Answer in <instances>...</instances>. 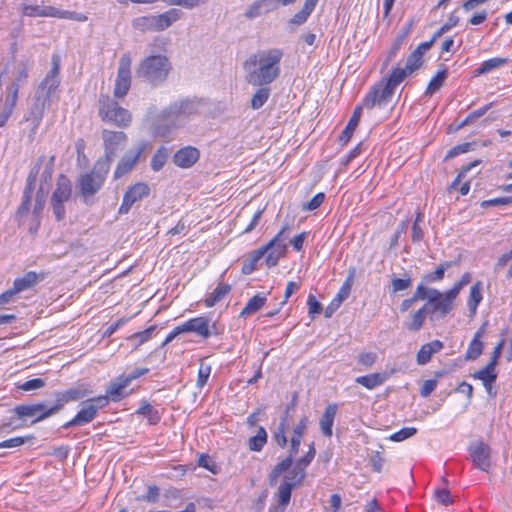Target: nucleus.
Instances as JSON below:
<instances>
[{
  "label": "nucleus",
  "mask_w": 512,
  "mask_h": 512,
  "mask_svg": "<svg viewBox=\"0 0 512 512\" xmlns=\"http://www.w3.org/2000/svg\"><path fill=\"white\" fill-rule=\"evenodd\" d=\"M258 0L254 1L252 4H250L246 11H245V17L247 19H254L256 17H259L261 15H264L265 13L262 11V8L260 7Z\"/></svg>",
  "instance_id": "0e129e2a"
},
{
  "label": "nucleus",
  "mask_w": 512,
  "mask_h": 512,
  "mask_svg": "<svg viewBox=\"0 0 512 512\" xmlns=\"http://www.w3.org/2000/svg\"><path fill=\"white\" fill-rule=\"evenodd\" d=\"M308 425V417L303 416L298 424L293 429V435L290 440V454L288 457L283 459L280 463H278L269 475V483L270 485H274L277 482L278 477L286 472V470L290 469L293 463L294 456L299 451V446L301 443V439L307 429Z\"/></svg>",
  "instance_id": "39448f33"
},
{
  "label": "nucleus",
  "mask_w": 512,
  "mask_h": 512,
  "mask_svg": "<svg viewBox=\"0 0 512 512\" xmlns=\"http://www.w3.org/2000/svg\"><path fill=\"white\" fill-rule=\"evenodd\" d=\"M182 331L194 332L197 335L208 338L211 335L209 320L205 317H196L182 324Z\"/></svg>",
  "instance_id": "aec40b11"
},
{
  "label": "nucleus",
  "mask_w": 512,
  "mask_h": 512,
  "mask_svg": "<svg viewBox=\"0 0 512 512\" xmlns=\"http://www.w3.org/2000/svg\"><path fill=\"white\" fill-rule=\"evenodd\" d=\"M104 156L97 160L110 169L111 163L119 149L123 148L128 140L126 133L104 129L102 131Z\"/></svg>",
  "instance_id": "0eeeda50"
},
{
  "label": "nucleus",
  "mask_w": 512,
  "mask_h": 512,
  "mask_svg": "<svg viewBox=\"0 0 512 512\" xmlns=\"http://www.w3.org/2000/svg\"><path fill=\"white\" fill-rule=\"evenodd\" d=\"M171 69L172 65L167 56L151 55L138 64L136 76L157 85L167 79Z\"/></svg>",
  "instance_id": "7ed1b4c3"
},
{
  "label": "nucleus",
  "mask_w": 512,
  "mask_h": 512,
  "mask_svg": "<svg viewBox=\"0 0 512 512\" xmlns=\"http://www.w3.org/2000/svg\"><path fill=\"white\" fill-rule=\"evenodd\" d=\"M442 348L443 343L439 340H434L422 345L417 353V363L419 365L427 364L431 360L433 354L439 352Z\"/></svg>",
  "instance_id": "393cba45"
},
{
  "label": "nucleus",
  "mask_w": 512,
  "mask_h": 512,
  "mask_svg": "<svg viewBox=\"0 0 512 512\" xmlns=\"http://www.w3.org/2000/svg\"><path fill=\"white\" fill-rule=\"evenodd\" d=\"M363 107H365V106L364 105L363 106H357L355 108V110L353 112V115L351 116V118H350L346 128L341 133L340 141H342L343 143H347L349 141V139L351 138L354 130L358 126V123L360 121V117H361V113H362V108Z\"/></svg>",
  "instance_id": "c85d7f7f"
},
{
  "label": "nucleus",
  "mask_w": 512,
  "mask_h": 512,
  "mask_svg": "<svg viewBox=\"0 0 512 512\" xmlns=\"http://www.w3.org/2000/svg\"><path fill=\"white\" fill-rule=\"evenodd\" d=\"M230 288L231 287L229 284H218L214 291L206 298V306L212 307L213 305H215L230 291Z\"/></svg>",
  "instance_id": "58836bf2"
},
{
  "label": "nucleus",
  "mask_w": 512,
  "mask_h": 512,
  "mask_svg": "<svg viewBox=\"0 0 512 512\" xmlns=\"http://www.w3.org/2000/svg\"><path fill=\"white\" fill-rule=\"evenodd\" d=\"M480 160H475L471 162L470 164L463 166L460 173L457 175V177L452 181V183L448 187V191H452L457 188L460 181L466 176V173L471 170L473 167L480 164Z\"/></svg>",
  "instance_id": "3c124183"
},
{
  "label": "nucleus",
  "mask_w": 512,
  "mask_h": 512,
  "mask_svg": "<svg viewBox=\"0 0 512 512\" xmlns=\"http://www.w3.org/2000/svg\"><path fill=\"white\" fill-rule=\"evenodd\" d=\"M482 283L477 281L470 290L469 298H468V309L472 315H474L477 311V307L482 301Z\"/></svg>",
  "instance_id": "473e14b6"
},
{
  "label": "nucleus",
  "mask_w": 512,
  "mask_h": 512,
  "mask_svg": "<svg viewBox=\"0 0 512 512\" xmlns=\"http://www.w3.org/2000/svg\"><path fill=\"white\" fill-rule=\"evenodd\" d=\"M137 413L147 416L150 424H156L160 420L158 412L149 403L143 404Z\"/></svg>",
  "instance_id": "8fccbe9b"
},
{
  "label": "nucleus",
  "mask_w": 512,
  "mask_h": 512,
  "mask_svg": "<svg viewBox=\"0 0 512 512\" xmlns=\"http://www.w3.org/2000/svg\"><path fill=\"white\" fill-rule=\"evenodd\" d=\"M148 371V368H139L128 376L119 377L118 381L112 383L108 388L106 395L107 398L109 399L110 397L113 401H119L124 396L123 391L130 384V382L146 374Z\"/></svg>",
  "instance_id": "a211bd4d"
},
{
  "label": "nucleus",
  "mask_w": 512,
  "mask_h": 512,
  "mask_svg": "<svg viewBox=\"0 0 512 512\" xmlns=\"http://www.w3.org/2000/svg\"><path fill=\"white\" fill-rule=\"evenodd\" d=\"M71 196V181L64 174H60L57 178L56 188L51 196V206L57 221L64 219L66 213L64 203L67 202Z\"/></svg>",
  "instance_id": "6e6552de"
},
{
  "label": "nucleus",
  "mask_w": 512,
  "mask_h": 512,
  "mask_svg": "<svg viewBox=\"0 0 512 512\" xmlns=\"http://www.w3.org/2000/svg\"><path fill=\"white\" fill-rule=\"evenodd\" d=\"M199 159V151L191 146L178 150L173 157V162L181 168L191 167Z\"/></svg>",
  "instance_id": "412c9836"
},
{
  "label": "nucleus",
  "mask_w": 512,
  "mask_h": 512,
  "mask_svg": "<svg viewBox=\"0 0 512 512\" xmlns=\"http://www.w3.org/2000/svg\"><path fill=\"white\" fill-rule=\"evenodd\" d=\"M493 103H489L478 110L471 112L461 123L457 125L455 131L473 123L476 119L482 117L491 107Z\"/></svg>",
  "instance_id": "a18cd8bd"
},
{
  "label": "nucleus",
  "mask_w": 512,
  "mask_h": 512,
  "mask_svg": "<svg viewBox=\"0 0 512 512\" xmlns=\"http://www.w3.org/2000/svg\"><path fill=\"white\" fill-rule=\"evenodd\" d=\"M211 373V367L209 365L204 364L201 362L199 371H198V378H197V386L199 388H202L207 383V380Z\"/></svg>",
  "instance_id": "4d7b16f0"
},
{
  "label": "nucleus",
  "mask_w": 512,
  "mask_h": 512,
  "mask_svg": "<svg viewBox=\"0 0 512 512\" xmlns=\"http://www.w3.org/2000/svg\"><path fill=\"white\" fill-rule=\"evenodd\" d=\"M22 12L26 16L35 17H55L60 19H69L78 22L87 21L88 17L85 14L67 11L55 8L53 6H38V5H25Z\"/></svg>",
  "instance_id": "9d476101"
},
{
  "label": "nucleus",
  "mask_w": 512,
  "mask_h": 512,
  "mask_svg": "<svg viewBox=\"0 0 512 512\" xmlns=\"http://www.w3.org/2000/svg\"><path fill=\"white\" fill-rule=\"evenodd\" d=\"M388 375L386 373H372L369 375L359 376L356 378V383L364 386L365 388L371 390L376 388L377 386L383 384Z\"/></svg>",
  "instance_id": "cd10ccee"
},
{
  "label": "nucleus",
  "mask_w": 512,
  "mask_h": 512,
  "mask_svg": "<svg viewBox=\"0 0 512 512\" xmlns=\"http://www.w3.org/2000/svg\"><path fill=\"white\" fill-rule=\"evenodd\" d=\"M473 377L482 381V383L489 384V382H495L497 374L495 373V366L488 363L483 369L476 371Z\"/></svg>",
  "instance_id": "79ce46f5"
},
{
  "label": "nucleus",
  "mask_w": 512,
  "mask_h": 512,
  "mask_svg": "<svg viewBox=\"0 0 512 512\" xmlns=\"http://www.w3.org/2000/svg\"><path fill=\"white\" fill-rule=\"evenodd\" d=\"M54 162L55 156H51L46 164L44 171L41 174L40 185H42V187H44V184H47L51 180Z\"/></svg>",
  "instance_id": "13d9d810"
},
{
  "label": "nucleus",
  "mask_w": 512,
  "mask_h": 512,
  "mask_svg": "<svg viewBox=\"0 0 512 512\" xmlns=\"http://www.w3.org/2000/svg\"><path fill=\"white\" fill-rule=\"evenodd\" d=\"M168 157L169 150L164 146L159 147L151 159L152 170L155 172L160 171L167 162Z\"/></svg>",
  "instance_id": "4c0bfd02"
},
{
  "label": "nucleus",
  "mask_w": 512,
  "mask_h": 512,
  "mask_svg": "<svg viewBox=\"0 0 512 512\" xmlns=\"http://www.w3.org/2000/svg\"><path fill=\"white\" fill-rule=\"evenodd\" d=\"M307 466L300 460H297L292 469H288L284 482L291 484L293 487L300 485L306 477Z\"/></svg>",
  "instance_id": "a878e982"
},
{
  "label": "nucleus",
  "mask_w": 512,
  "mask_h": 512,
  "mask_svg": "<svg viewBox=\"0 0 512 512\" xmlns=\"http://www.w3.org/2000/svg\"><path fill=\"white\" fill-rule=\"evenodd\" d=\"M338 410V405L335 403L329 404L320 419V429L324 436L331 437L333 434L332 427L334 419Z\"/></svg>",
  "instance_id": "b1692460"
},
{
  "label": "nucleus",
  "mask_w": 512,
  "mask_h": 512,
  "mask_svg": "<svg viewBox=\"0 0 512 512\" xmlns=\"http://www.w3.org/2000/svg\"><path fill=\"white\" fill-rule=\"evenodd\" d=\"M45 386V381L41 378H34L28 380L22 384H19L17 387L23 391H32L38 390Z\"/></svg>",
  "instance_id": "6e6d98bb"
},
{
  "label": "nucleus",
  "mask_w": 512,
  "mask_h": 512,
  "mask_svg": "<svg viewBox=\"0 0 512 512\" xmlns=\"http://www.w3.org/2000/svg\"><path fill=\"white\" fill-rule=\"evenodd\" d=\"M109 403L107 396H98L95 398L84 401L81 405V409L78 411L76 416L67 422L63 427L70 428L73 426H80L83 424L90 423L95 419L100 409L107 406Z\"/></svg>",
  "instance_id": "1a4fd4ad"
},
{
  "label": "nucleus",
  "mask_w": 512,
  "mask_h": 512,
  "mask_svg": "<svg viewBox=\"0 0 512 512\" xmlns=\"http://www.w3.org/2000/svg\"><path fill=\"white\" fill-rule=\"evenodd\" d=\"M199 102L193 100H181L170 105L165 111L166 118H179L198 113Z\"/></svg>",
  "instance_id": "6ab92c4d"
},
{
  "label": "nucleus",
  "mask_w": 512,
  "mask_h": 512,
  "mask_svg": "<svg viewBox=\"0 0 512 512\" xmlns=\"http://www.w3.org/2000/svg\"><path fill=\"white\" fill-rule=\"evenodd\" d=\"M131 64L132 58L130 54H123L119 60L117 77L113 91V95L116 98H123L126 96L131 87Z\"/></svg>",
  "instance_id": "f8f14e48"
},
{
  "label": "nucleus",
  "mask_w": 512,
  "mask_h": 512,
  "mask_svg": "<svg viewBox=\"0 0 512 512\" xmlns=\"http://www.w3.org/2000/svg\"><path fill=\"white\" fill-rule=\"evenodd\" d=\"M133 27L141 32L146 31H155L156 32V22L155 15L141 16L135 18L132 23Z\"/></svg>",
  "instance_id": "f704fd0d"
},
{
  "label": "nucleus",
  "mask_w": 512,
  "mask_h": 512,
  "mask_svg": "<svg viewBox=\"0 0 512 512\" xmlns=\"http://www.w3.org/2000/svg\"><path fill=\"white\" fill-rule=\"evenodd\" d=\"M183 16V12L179 9L172 8L164 13L155 15L156 32L164 31L175 22L180 20Z\"/></svg>",
  "instance_id": "4be33fe9"
},
{
  "label": "nucleus",
  "mask_w": 512,
  "mask_h": 512,
  "mask_svg": "<svg viewBox=\"0 0 512 512\" xmlns=\"http://www.w3.org/2000/svg\"><path fill=\"white\" fill-rule=\"evenodd\" d=\"M508 63L507 58H491L489 60L484 61L479 68H477L474 72L475 76H480L486 74L493 69L499 68Z\"/></svg>",
  "instance_id": "e433bc0d"
},
{
  "label": "nucleus",
  "mask_w": 512,
  "mask_h": 512,
  "mask_svg": "<svg viewBox=\"0 0 512 512\" xmlns=\"http://www.w3.org/2000/svg\"><path fill=\"white\" fill-rule=\"evenodd\" d=\"M109 170L105 164L96 161L91 172L80 176L78 188L86 203L102 188Z\"/></svg>",
  "instance_id": "423d86ee"
},
{
  "label": "nucleus",
  "mask_w": 512,
  "mask_h": 512,
  "mask_svg": "<svg viewBox=\"0 0 512 512\" xmlns=\"http://www.w3.org/2000/svg\"><path fill=\"white\" fill-rule=\"evenodd\" d=\"M429 305H424L422 308L417 310L415 313L411 315V321L406 323V328L409 331H418L422 328L426 316L429 314L428 312Z\"/></svg>",
  "instance_id": "2f4dec72"
},
{
  "label": "nucleus",
  "mask_w": 512,
  "mask_h": 512,
  "mask_svg": "<svg viewBox=\"0 0 512 512\" xmlns=\"http://www.w3.org/2000/svg\"><path fill=\"white\" fill-rule=\"evenodd\" d=\"M318 1L319 0H305L303 8L290 19L289 23L293 25H302L305 23Z\"/></svg>",
  "instance_id": "c756f323"
},
{
  "label": "nucleus",
  "mask_w": 512,
  "mask_h": 512,
  "mask_svg": "<svg viewBox=\"0 0 512 512\" xmlns=\"http://www.w3.org/2000/svg\"><path fill=\"white\" fill-rule=\"evenodd\" d=\"M434 497L437 500L438 503L448 506L453 503V500L451 498L449 490L443 488V489H436L434 492Z\"/></svg>",
  "instance_id": "bf43d9fd"
},
{
  "label": "nucleus",
  "mask_w": 512,
  "mask_h": 512,
  "mask_svg": "<svg viewBox=\"0 0 512 512\" xmlns=\"http://www.w3.org/2000/svg\"><path fill=\"white\" fill-rule=\"evenodd\" d=\"M454 265V262H444L440 264L433 272L428 273L424 276V280L427 283L435 282L442 280L445 274V271L451 268Z\"/></svg>",
  "instance_id": "c03bdc74"
},
{
  "label": "nucleus",
  "mask_w": 512,
  "mask_h": 512,
  "mask_svg": "<svg viewBox=\"0 0 512 512\" xmlns=\"http://www.w3.org/2000/svg\"><path fill=\"white\" fill-rule=\"evenodd\" d=\"M283 52L280 49L260 51L251 55L244 63L247 71L246 81L253 86H267L280 75V61Z\"/></svg>",
  "instance_id": "f03ea898"
},
{
  "label": "nucleus",
  "mask_w": 512,
  "mask_h": 512,
  "mask_svg": "<svg viewBox=\"0 0 512 512\" xmlns=\"http://www.w3.org/2000/svg\"><path fill=\"white\" fill-rule=\"evenodd\" d=\"M286 428H287V423H286V419H282V421L280 422L279 426L277 427V430L276 432L274 433V440L275 442L277 443L278 446L284 448L287 444V437H286Z\"/></svg>",
  "instance_id": "09e8293b"
},
{
  "label": "nucleus",
  "mask_w": 512,
  "mask_h": 512,
  "mask_svg": "<svg viewBox=\"0 0 512 512\" xmlns=\"http://www.w3.org/2000/svg\"><path fill=\"white\" fill-rule=\"evenodd\" d=\"M150 194V187L144 182H138L129 186L124 193L122 204L119 207L118 213L121 215L127 214L132 206L147 197Z\"/></svg>",
  "instance_id": "4468645a"
},
{
  "label": "nucleus",
  "mask_w": 512,
  "mask_h": 512,
  "mask_svg": "<svg viewBox=\"0 0 512 512\" xmlns=\"http://www.w3.org/2000/svg\"><path fill=\"white\" fill-rule=\"evenodd\" d=\"M155 326H150L149 328L145 329L144 331L137 332L133 334L130 338L135 339L138 341V345L143 344L144 342L148 341L155 330Z\"/></svg>",
  "instance_id": "338daca9"
},
{
  "label": "nucleus",
  "mask_w": 512,
  "mask_h": 512,
  "mask_svg": "<svg viewBox=\"0 0 512 512\" xmlns=\"http://www.w3.org/2000/svg\"><path fill=\"white\" fill-rule=\"evenodd\" d=\"M456 297L453 292L448 290L440 300L431 304L428 309L430 321H438L450 313L454 307L453 302Z\"/></svg>",
  "instance_id": "f3484780"
},
{
  "label": "nucleus",
  "mask_w": 512,
  "mask_h": 512,
  "mask_svg": "<svg viewBox=\"0 0 512 512\" xmlns=\"http://www.w3.org/2000/svg\"><path fill=\"white\" fill-rule=\"evenodd\" d=\"M59 85L58 77L46 76L41 83L42 89H47V94L53 93Z\"/></svg>",
  "instance_id": "69168bd1"
},
{
  "label": "nucleus",
  "mask_w": 512,
  "mask_h": 512,
  "mask_svg": "<svg viewBox=\"0 0 512 512\" xmlns=\"http://www.w3.org/2000/svg\"><path fill=\"white\" fill-rule=\"evenodd\" d=\"M263 251L259 248L248 255L242 265V273L244 275L251 274L255 269L258 261L263 258Z\"/></svg>",
  "instance_id": "72a5a7b5"
},
{
  "label": "nucleus",
  "mask_w": 512,
  "mask_h": 512,
  "mask_svg": "<svg viewBox=\"0 0 512 512\" xmlns=\"http://www.w3.org/2000/svg\"><path fill=\"white\" fill-rule=\"evenodd\" d=\"M265 302H266L265 296H261L259 294L253 296L251 299H249L248 303L241 311L240 316L245 317V316H248L250 314L257 312L265 305Z\"/></svg>",
  "instance_id": "c9c22d12"
},
{
  "label": "nucleus",
  "mask_w": 512,
  "mask_h": 512,
  "mask_svg": "<svg viewBox=\"0 0 512 512\" xmlns=\"http://www.w3.org/2000/svg\"><path fill=\"white\" fill-rule=\"evenodd\" d=\"M293 488L294 487L291 484L286 483L284 481L280 484V486L278 487L277 496L278 503L281 506H287L289 504Z\"/></svg>",
  "instance_id": "49530a36"
},
{
  "label": "nucleus",
  "mask_w": 512,
  "mask_h": 512,
  "mask_svg": "<svg viewBox=\"0 0 512 512\" xmlns=\"http://www.w3.org/2000/svg\"><path fill=\"white\" fill-rule=\"evenodd\" d=\"M354 276H355V268H351L346 281L343 283L342 287L340 288L339 292L337 293L336 297L334 298L335 301L342 303L349 296L351 287L353 284Z\"/></svg>",
  "instance_id": "37998d69"
},
{
  "label": "nucleus",
  "mask_w": 512,
  "mask_h": 512,
  "mask_svg": "<svg viewBox=\"0 0 512 512\" xmlns=\"http://www.w3.org/2000/svg\"><path fill=\"white\" fill-rule=\"evenodd\" d=\"M19 419L33 418L32 423L40 422L54 414V406L47 407L45 403L23 404L13 409Z\"/></svg>",
  "instance_id": "ddd939ff"
},
{
  "label": "nucleus",
  "mask_w": 512,
  "mask_h": 512,
  "mask_svg": "<svg viewBox=\"0 0 512 512\" xmlns=\"http://www.w3.org/2000/svg\"><path fill=\"white\" fill-rule=\"evenodd\" d=\"M32 439V437H14L0 442V448H16L23 445L26 441Z\"/></svg>",
  "instance_id": "680f3d73"
},
{
  "label": "nucleus",
  "mask_w": 512,
  "mask_h": 512,
  "mask_svg": "<svg viewBox=\"0 0 512 512\" xmlns=\"http://www.w3.org/2000/svg\"><path fill=\"white\" fill-rule=\"evenodd\" d=\"M511 202H512L511 197H499V198L484 200L480 203V206L482 208H488V207L507 205V204H510Z\"/></svg>",
  "instance_id": "e2e57ef3"
},
{
  "label": "nucleus",
  "mask_w": 512,
  "mask_h": 512,
  "mask_svg": "<svg viewBox=\"0 0 512 512\" xmlns=\"http://www.w3.org/2000/svg\"><path fill=\"white\" fill-rule=\"evenodd\" d=\"M44 156H41L37 159L35 165L33 166V168L31 169L28 177H27V180H26V183H30V184H33L35 185L36 184V181H37V176H38V173L40 171V168L44 162Z\"/></svg>",
  "instance_id": "774afa93"
},
{
  "label": "nucleus",
  "mask_w": 512,
  "mask_h": 512,
  "mask_svg": "<svg viewBox=\"0 0 512 512\" xmlns=\"http://www.w3.org/2000/svg\"><path fill=\"white\" fill-rule=\"evenodd\" d=\"M470 458L475 467L487 472L491 467V449L484 442H476L469 446Z\"/></svg>",
  "instance_id": "dca6fc26"
},
{
  "label": "nucleus",
  "mask_w": 512,
  "mask_h": 512,
  "mask_svg": "<svg viewBox=\"0 0 512 512\" xmlns=\"http://www.w3.org/2000/svg\"><path fill=\"white\" fill-rule=\"evenodd\" d=\"M267 442V432L263 427H259L257 434L249 438L248 446L251 451L259 452Z\"/></svg>",
  "instance_id": "ea45409f"
},
{
  "label": "nucleus",
  "mask_w": 512,
  "mask_h": 512,
  "mask_svg": "<svg viewBox=\"0 0 512 512\" xmlns=\"http://www.w3.org/2000/svg\"><path fill=\"white\" fill-rule=\"evenodd\" d=\"M485 333L484 326L480 327L478 331L475 333L472 341L469 344V347L465 354L466 360H475L477 359L483 351V342L481 341V338L483 337Z\"/></svg>",
  "instance_id": "bb28decb"
},
{
  "label": "nucleus",
  "mask_w": 512,
  "mask_h": 512,
  "mask_svg": "<svg viewBox=\"0 0 512 512\" xmlns=\"http://www.w3.org/2000/svg\"><path fill=\"white\" fill-rule=\"evenodd\" d=\"M45 198H46V195H45L44 187H42V185H40L39 190L36 193L35 204H34V208H33V214L36 217H39V215L41 214V212L44 208L45 201H46Z\"/></svg>",
  "instance_id": "864d4df0"
},
{
  "label": "nucleus",
  "mask_w": 512,
  "mask_h": 512,
  "mask_svg": "<svg viewBox=\"0 0 512 512\" xmlns=\"http://www.w3.org/2000/svg\"><path fill=\"white\" fill-rule=\"evenodd\" d=\"M258 90L252 96L251 107L254 110L261 108L270 96V88L267 86H258Z\"/></svg>",
  "instance_id": "a19ab883"
},
{
  "label": "nucleus",
  "mask_w": 512,
  "mask_h": 512,
  "mask_svg": "<svg viewBox=\"0 0 512 512\" xmlns=\"http://www.w3.org/2000/svg\"><path fill=\"white\" fill-rule=\"evenodd\" d=\"M86 394V389L81 387L71 388L65 392L58 393L53 406L56 409V412H59L66 403L79 400L86 396Z\"/></svg>",
  "instance_id": "5701e85b"
},
{
  "label": "nucleus",
  "mask_w": 512,
  "mask_h": 512,
  "mask_svg": "<svg viewBox=\"0 0 512 512\" xmlns=\"http://www.w3.org/2000/svg\"><path fill=\"white\" fill-rule=\"evenodd\" d=\"M38 282V276L35 272H27L23 277L15 279L13 288L16 293L32 288Z\"/></svg>",
  "instance_id": "7c9ffc66"
},
{
  "label": "nucleus",
  "mask_w": 512,
  "mask_h": 512,
  "mask_svg": "<svg viewBox=\"0 0 512 512\" xmlns=\"http://www.w3.org/2000/svg\"><path fill=\"white\" fill-rule=\"evenodd\" d=\"M412 285V279L407 276L406 278H393L391 280V288L393 293L408 289Z\"/></svg>",
  "instance_id": "603ef678"
},
{
  "label": "nucleus",
  "mask_w": 512,
  "mask_h": 512,
  "mask_svg": "<svg viewBox=\"0 0 512 512\" xmlns=\"http://www.w3.org/2000/svg\"><path fill=\"white\" fill-rule=\"evenodd\" d=\"M416 433H417V429L416 428H414V427H405V428H402L401 430H399L398 432L392 434L390 436V440L395 441V442H400V441H403L405 439H408V438L412 437Z\"/></svg>",
  "instance_id": "5fc2aeb1"
},
{
  "label": "nucleus",
  "mask_w": 512,
  "mask_h": 512,
  "mask_svg": "<svg viewBox=\"0 0 512 512\" xmlns=\"http://www.w3.org/2000/svg\"><path fill=\"white\" fill-rule=\"evenodd\" d=\"M148 146L149 143L143 141L140 142L134 150H130L124 154L117 163L116 169L114 171V178L119 179L129 173L134 168L140 156Z\"/></svg>",
  "instance_id": "2eb2a0df"
},
{
  "label": "nucleus",
  "mask_w": 512,
  "mask_h": 512,
  "mask_svg": "<svg viewBox=\"0 0 512 512\" xmlns=\"http://www.w3.org/2000/svg\"><path fill=\"white\" fill-rule=\"evenodd\" d=\"M423 63L422 56L419 51H413L407 58L404 68L396 67L392 69L387 78H383L364 98V106L367 109H372L374 106L385 105L390 101L395 88L402 83L405 78L419 69Z\"/></svg>",
  "instance_id": "f257e3e1"
},
{
  "label": "nucleus",
  "mask_w": 512,
  "mask_h": 512,
  "mask_svg": "<svg viewBox=\"0 0 512 512\" xmlns=\"http://www.w3.org/2000/svg\"><path fill=\"white\" fill-rule=\"evenodd\" d=\"M290 232L288 225L284 226L281 231L268 244L261 247L263 255H266V264L268 267L275 266L279 259L283 257L287 250L286 240Z\"/></svg>",
  "instance_id": "9b49d317"
},
{
  "label": "nucleus",
  "mask_w": 512,
  "mask_h": 512,
  "mask_svg": "<svg viewBox=\"0 0 512 512\" xmlns=\"http://www.w3.org/2000/svg\"><path fill=\"white\" fill-rule=\"evenodd\" d=\"M446 77H447L446 70L439 71L436 74V76L429 82L427 89H426V94H433L434 92L438 91L442 87Z\"/></svg>",
  "instance_id": "de8ad7c7"
},
{
  "label": "nucleus",
  "mask_w": 512,
  "mask_h": 512,
  "mask_svg": "<svg viewBox=\"0 0 512 512\" xmlns=\"http://www.w3.org/2000/svg\"><path fill=\"white\" fill-rule=\"evenodd\" d=\"M459 22L458 16L452 14L448 21L434 33V39H438L440 36H442L444 33L449 31L451 28L455 27Z\"/></svg>",
  "instance_id": "052dcab7"
},
{
  "label": "nucleus",
  "mask_w": 512,
  "mask_h": 512,
  "mask_svg": "<svg viewBox=\"0 0 512 512\" xmlns=\"http://www.w3.org/2000/svg\"><path fill=\"white\" fill-rule=\"evenodd\" d=\"M99 116L102 121L114 124L117 127L125 128L130 126L132 115L129 110L119 105L118 102L108 95L99 97Z\"/></svg>",
  "instance_id": "20e7f679"
}]
</instances>
